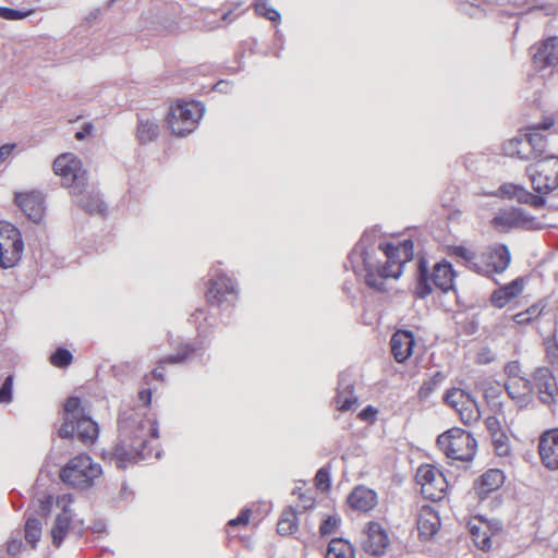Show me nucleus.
I'll return each mask as SVG.
<instances>
[{
	"label": "nucleus",
	"instance_id": "f257e3e1",
	"mask_svg": "<svg viewBox=\"0 0 558 558\" xmlns=\"http://www.w3.org/2000/svg\"><path fill=\"white\" fill-rule=\"evenodd\" d=\"M77 435L84 444H93L99 434L96 422L84 414L81 399L70 397L64 404V422L59 428L58 435L61 438H72Z\"/></svg>",
	"mask_w": 558,
	"mask_h": 558
},
{
	"label": "nucleus",
	"instance_id": "f03ea898",
	"mask_svg": "<svg viewBox=\"0 0 558 558\" xmlns=\"http://www.w3.org/2000/svg\"><path fill=\"white\" fill-rule=\"evenodd\" d=\"M101 475V465L85 452L69 459L59 472V477L65 485L81 490L93 487Z\"/></svg>",
	"mask_w": 558,
	"mask_h": 558
},
{
	"label": "nucleus",
	"instance_id": "7ed1b4c3",
	"mask_svg": "<svg viewBox=\"0 0 558 558\" xmlns=\"http://www.w3.org/2000/svg\"><path fill=\"white\" fill-rule=\"evenodd\" d=\"M204 111L205 107L202 102L179 99L169 108L167 124L172 134L184 137L197 129Z\"/></svg>",
	"mask_w": 558,
	"mask_h": 558
},
{
	"label": "nucleus",
	"instance_id": "20e7f679",
	"mask_svg": "<svg viewBox=\"0 0 558 558\" xmlns=\"http://www.w3.org/2000/svg\"><path fill=\"white\" fill-rule=\"evenodd\" d=\"M437 445L447 458L462 462L472 461L477 448L476 439L459 427L448 429L439 435Z\"/></svg>",
	"mask_w": 558,
	"mask_h": 558
},
{
	"label": "nucleus",
	"instance_id": "39448f33",
	"mask_svg": "<svg viewBox=\"0 0 558 558\" xmlns=\"http://www.w3.org/2000/svg\"><path fill=\"white\" fill-rule=\"evenodd\" d=\"M537 194H549L558 189V156L546 155L525 168Z\"/></svg>",
	"mask_w": 558,
	"mask_h": 558
},
{
	"label": "nucleus",
	"instance_id": "423d86ee",
	"mask_svg": "<svg viewBox=\"0 0 558 558\" xmlns=\"http://www.w3.org/2000/svg\"><path fill=\"white\" fill-rule=\"evenodd\" d=\"M381 251H361L360 253L350 252L348 263L351 269L359 275L365 271V283L379 292L385 291V281L381 277V266L384 262L380 259Z\"/></svg>",
	"mask_w": 558,
	"mask_h": 558
},
{
	"label": "nucleus",
	"instance_id": "0eeeda50",
	"mask_svg": "<svg viewBox=\"0 0 558 558\" xmlns=\"http://www.w3.org/2000/svg\"><path fill=\"white\" fill-rule=\"evenodd\" d=\"M53 171L61 178L62 185L74 195L82 194L87 185L86 171L82 161L72 153H64L53 161Z\"/></svg>",
	"mask_w": 558,
	"mask_h": 558
},
{
	"label": "nucleus",
	"instance_id": "6e6552de",
	"mask_svg": "<svg viewBox=\"0 0 558 558\" xmlns=\"http://www.w3.org/2000/svg\"><path fill=\"white\" fill-rule=\"evenodd\" d=\"M24 242L20 230L8 221H0V267H15L22 258Z\"/></svg>",
	"mask_w": 558,
	"mask_h": 558
},
{
	"label": "nucleus",
	"instance_id": "1a4fd4ad",
	"mask_svg": "<svg viewBox=\"0 0 558 558\" xmlns=\"http://www.w3.org/2000/svg\"><path fill=\"white\" fill-rule=\"evenodd\" d=\"M415 481L422 487V494L430 500H439L448 487L444 474L430 464L421 465L415 474Z\"/></svg>",
	"mask_w": 558,
	"mask_h": 558
},
{
	"label": "nucleus",
	"instance_id": "9d476101",
	"mask_svg": "<svg viewBox=\"0 0 558 558\" xmlns=\"http://www.w3.org/2000/svg\"><path fill=\"white\" fill-rule=\"evenodd\" d=\"M511 262L509 247L504 243H494L486 247L480 256V267L483 269L480 275L502 274Z\"/></svg>",
	"mask_w": 558,
	"mask_h": 558
},
{
	"label": "nucleus",
	"instance_id": "9b49d317",
	"mask_svg": "<svg viewBox=\"0 0 558 558\" xmlns=\"http://www.w3.org/2000/svg\"><path fill=\"white\" fill-rule=\"evenodd\" d=\"M532 378L533 389H537L541 402L547 405L556 403L558 398V385L550 368H536Z\"/></svg>",
	"mask_w": 558,
	"mask_h": 558
},
{
	"label": "nucleus",
	"instance_id": "f8f14e48",
	"mask_svg": "<svg viewBox=\"0 0 558 558\" xmlns=\"http://www.w3.org/2000/svg\"><path fill=\"white\" fill-rule=\"evenodd\" d=\"M534 217L529 216L522 208H510L500 211L493 218V226L504 232L511 229H531Z\"/></svg>",
	"mask_w": 558,
	"mask_h": 558
},
{
	"label": "nucleus",
	"instance_id": "ddd939ff",
	"mask_svg": "<svg viewBox=\"0 0 558 558\" xmlns=\"http://www.w3.org/2000/svg\"><path fill=\"white\" fill-rule=\"evenodd\" d=\"M15 204L28 217L29 220L38 223L45 215V198L40 192H20L15 194Z\"/></svg>",
	"mask_w": 558,
	"mask_h": 558
},
{
	"label": "nucleus",
	"instance_id": "4468645a",
	"mask_svg": "<svg viewBox=\"0 0 558 558\" xmlns=\"http://www.w3.org/2000/svg\"><path fill=\"white\" fill-rule=\"evenodd\" d=\"M538 453L546 469L558 471V428L542 434L538 441Z\"/></svg>",
	"mask_w": 558,
	"mask_h": 558
},
{
	"label": "nucleus",
	"instance_id": "2eb2a0df",
	"mask_svg": "<svg viewBox=\"0 0 558 558\" xmlns=\"http://www.w3.org/2000/svg\"><path fill=\"white\" fill-rule=\"evenodd\" d=\"M235 294L236 289L232 279L226 275H218L209 280L206 300L210 305L219 306Z\"/></svg>",
	"mask_w": 558,
	"mask_h": 558
},
{
	"label": "nucleus",
	"instance_id": "dca6fc26",
	"mask_svg": "<svg viewBox=\"0 0 558 558\" xmlns=\"http://www.w3.org/2000/svg\"><path fill=\"white\" fill-rule=\"evenodd\" d=\"M363 549L372 556H381L389 546L387 532L377 522H369L362 542Z\"/></svg>",
	"mask_w": 558,
	"mask_h": 558
},
{
	"label": "nucleus",
	"instance_id": "f3484780",
	"mask_svg": "<svg viewBox=\"0 0 558 558\" xmlns=\"http://www.w3.org/2000/svg\"><path fill=\"white\" fill-rule=\"evenodd\" d=\"M73 496L63 494L57 498V505L63 508L62 513L58 514L51 529V537L54 546L59 547L65 538L72 521L68 507L72 504Z\"/></svg>",
	"mask_w": 558,
	"mask_h": 558
},
{
	"label": "nucleus",
	"instance_id": "a211bd4d",
	"mask_svg": "<svg viewBox=\"0 0 558 558\" xmlns=\"http://www.w3.org/2000/svg\"><path fill=\"white\" fill-rule=\"evenodd\" d=\"M381 255L385 257L380 270L384 280L387 278L398 279L402 275L403 265L407 260L399 254V250L392 243L381 244Z\"/></svg>",
	"mask_w": 558,
	"mask_h": 558
},
{
	"label": "nucleus",
	"instance_id": "6ab92c4d",
	"mask_svg": "<svg viewBox=\"0 0 558 558\" xmlns=\"http://www.w3.org/2000/svg\"><path fill=\"white\" fill-rule=\"evenodd\" d=\"M414 335L410 330H398L390 339L391 353L398 363L405 362L413 352Z\"/></svg>",
	"mask_w": 558,
	"mask_h": 558
},
{
	"label": "nucleus",
	"instance_id": "aec40b11",
	"mask_svg": "<svg viewBox=\"0 0 558 558\" xmlns=\"http://www.w3.org/2000/svg\"><path fill=\"white\" fill-rule=\"evenodd\" d=\"M196 348L192 343H182L175 354L167 355L157 362V366L153 369L154 379L163 381L167 365L181 364L187 361L195 353Z\"/></svg>",
	"mask_w": 558,
	"mask_h": 558
},
{
	"label": "nucleus",
	"instance_id": "412c9836",
	"mask_svg": "<svg viewBox=\"0 0 558 558\" xmlns=\"http://www.w3.org/2000/svg\"><path fill=\"white\" fill-rule=\"evenodd\" d=\"M507 395L520 407H526L532 400L533 383L531 379L522 377L505 383Z\"/></svg>",
	"mask_w": 558,
	"mask_h": 558
},
{
	"label": "nucleus",
	"instance_id": "4be33fe9",
	"mask_svg": "<svg viewBox=\"0 0 558 558\" xmlns=\"http://www.w3.org/2000/svg\"><path fill=\"white\" fill-rule=\"evenodd\" d=\"M525 280L518 277L511 282L496 289L490 295V303L497 308L505 307L511 300L519 296L524 289Z\"/></svg>",
	"mask_w": 558,
	"mask_h": 558
},
{
	"label": "nucleus",
	"instance_id": "5701e85b",
	"mask_svg": "<svg viewBox=\"0 0 558 558\" xmlns=\"http://www.w3.org/2000/svg\"><path fill=\"white\" fill-rule=\"evenodd\" d=\"M535 65L543 70L551 66L558 68V37H551L545 40L533 54Z\"/></svg>",
	"mask_w": 558,
	"mask_h": 558
},
{
	"label": "nucleus",
	"instance_id": "b1692460",
	"mask_svg": "<svg viewBox=\"0 0 558 558\" xmlns=\"http://www.w3.org/2000/svg\"><path fill=\"white\" fill-rule=\"evenodd\" d=\"M416 523L420 537L427 541L438 532L440 518L430 506H424L418 511Z\"/></svg>",
	"mask_w": 558,
	"mask_h": 558
},
{
	"label": "nucleus",
	"instance_id": "393cba45",
	"mask_svg": "<svg viewBox=\"0 0 558 558\" xmlns=\"http://www.w3.org/2000/svg\"><path fill=\"white\" fill-rule=\"evenodd\" d=\"M377 494L365 486H356L348 496V504L354 510L368 512L377 505Z\"/></svg>",
	"mask_w": 558,
	"mask_h": 558
},
{
	"label": "nucleus",
	"instance_id": "a878e982",
	"mask_svg": "<svg viewBox=\"0 0 558 558\" xmlns=\"http://www.w3.org/2000/svg\"><path fill=\"white\" fill-rule=\"evenodd\" d=\"M505 474L499 469H489L475 483V490L481 499L497 490L505 482Z\"/></svg>",
	"mask_w": 558,
	"mask_h": 558
},
{
	"label": "nucleus",
	"instance_id": "bb28decb",
	"mask_svg": "<svg viewBox=\"0 0 558 558\" xmlns=\"http://www.w3.org/2000/svg\"><path fill=\"white\" fill-rule=\"evenodd\" d=\"M456 271L452 265L447 260H441L434 266L432 272V282L444 293L453 290Z\"/></svg>",
	"mask_w": 558,
	"mask_h": 558
},
{
	"label": "nucleus",
	"instance_id": "cd10ccee",
	"mask_svg": "<svg viewBox=\"0 0 558 558\" xmlns=\"http://www.w3.org/2000/svg\"><path fill=\"white\" fill-rule=\"evenodd\" d=\"M335 402L337 409L341 412L351 410L357 402V398L354 396V386L345 375L339 377Z\"/></svg>",
	"mask_w": 558,
	"mask_h": 558
},
{
	"label": "nucleus",
	"instance_id": "c85d7f7f",
	"mask_svg": "<svg viewBox=\"0 0 558 558\" xmlns=\"http://www.w3.org/2000/svg\"><path fill=\"white\" fill-rule=\"evenodd\" d=\"M430 280L432 275L429 276L427 262L424 258H420L414 290V294L417 299H426L433 292Z\"/></svg>",
	"mask_w": 558,
	"mask_h": 558
},
{
	"label": "nucleus",
	"instance_id": "c756f323",
	"mask_svg": "<svg viewBox=\"0 0 558 558\" xmlns=\"http://www.w3.org/2000/svg\"><path fill=\"white\" fill-rule=\"evenodd\" d=\"M381 238V232L378 227H373L366 230L360 241L355 244L351 252L354 254L360 253L361 251H381L383 242H379Z\"/></svg>",
	"mask_w": 558,
	"mask_h": 558
},
{
	"label": "nucleus",
	"instance_id": "7c9ffc66",
	"mask_svg": "<svg viewBox=\"0 0 558 558\" xmlns=\"http://www.w3.org/2000/svg\"><path fill=\"white\" fill-rule=\"evenodd\" d=\"M469 532L475 546L484 551L492 547V539L487 526L483 522H469Z\"/></svg>",
	"mask_w": 558,
	"mask_h": 558
},
{
	"label": "nucleus",
	"instance_id": "2f4dec72",
	"mask_svg": "<svg viewBox=\"0 0 558 558\" xmlns=\"http://www.w3.org/2000/svg\"><path fill=\"white\" fill-rule=\"evenodd\" d=\"M326 558H354V549L344 538H333L329 542Z\"/></svg>",
	"mask_w": 558,
	"mask_h": 558
},
{
	"label": "nucleus",
	"instance_id": "473e14b6",
	"mask_svg": "<svg viewBox=\"0 0 558 558\" xmlns=\"http://www.w3.org/2000/svg\"><path fill=\"white\" fill-rule=\"evenodd\" d=\"M460 405L461 407H458L456 410L459 412L460 418L465 425H470L480 420L481 412L478 404L471 395H469V398Z\"/></svg>",
	"mask_w": 558,
	"mask_h": 558
},
{
	"label": "nucleus",
	"instance_id": "72a5a7b5",
	"mask_svg": "<svg viewBox=\"0 0 558 558\" xmlns=\"http://www.w3.org/2000/svg\"><path fill=\"white\" fill-rule=\"evenodd\" d=\"M452 254L460 258L470 270L476 274H480L484 269L480 267V256L463 245L453 246Z\"/></svg>",
	"mask_w": 558,
	"mask_h": 558
},
{
	"label": "nucleus",
	"instance_id": "f704fd0d",
	"mask_svg": "<svg viewBox=\"0 0 558 558\" xmlns=\"http://www.w3.org/2000/svg\"><path fill=\"white\" fill-rule=\"evenodd\" d=\"M145 448V441L143 439L138 440L136 445L132 446L130 450H126L125 445H119L114 447L113 456L119 461L118 466H124V462L132 461L136 459Z\"/></svg>",
	"mask_w": 558,
	"mask_h": 558
},
{
	"label": "nucleus",
	"instance_id": "c9c22d12",
	"mask_svg": "<svg viewBox=\"0 0 558 558\" xmlns=\"http://www.w3.org/2000/svg\"><path fill=\"white\" fill-rule=\"evenodd\" d=\"M244 526V509H241L235 519H232L227 524V536L229 544L243 545L244 539L241 536V529Z\"/></svg>",
	"mask_w": 558,
	"mask_h": 558
},
{
	"label": "nucleus",
	"instance_id": "e433bc0d",
	"mask_svg": "<svg viewBox=\"0 0 558 558\" xmlns=\"http://www.w3.org/2000/svg\"><path fill=\"white\" fill-rule=\"evenodd\" d=\"M525 136L526 143L524 145L529 148L530 153H533L534 160L543 158L547 146L545 136L538 132H531L525 134Z\"/></svg>",
	"mask_w": 558,
	"mask_h": 558
},
{
	"label": "nucleus",
	"instance_id": "4c0bfd02",
	"mask_svg": "<svg viewBox=\"0 0 558 558\" xmlns=\"http://www.w3.org/2000/svg\"><path fill=\"white\" fill-rule=\"evenodd\" d=\"M296 512L292 509H286L277 523V532L280 535H290L298 530Z\"/></svg>",
	"mask_w": 558,
	"mask_h": 558
},
{
	"label": "nucleus",
	"instance_id": "58836bf2",
	"mask_svg": "<svg viewBox=\"0 0 558 558\" xmlns=\"http://www.w3.org/2000/svg\"><path fill=\"white\" fill-rule=\"evenodd\" d=\"M500 195L502 197H508L511 199H517L521 204H525L527 201V197H530V193L527 190H525L521 185L512 184V183H506L502 184L499 187Z\"/></svg>",
	"mask_w": 558,
	"mask_h": 558
},
{
	"label": "nucleus",
	"instance_id": "ea45409f",
	"mask_svg": "<svg viewBox=\"0 0 558 558\" xmlns=\"http://www.w3.org/2000/svg\"><path fill=\"white\" fill-rule=\"evenodd\" d=\"M159 133L158 124L149 120H140L137 125V138L141 143H149L157 138Z\"/></svg>",
	"mask_w": 558,
	"mask_h": 558
},
{
	"label": "nucleus",
	"instance_id": "a19ab883",
	"mask_svg": "<svg viewBox=\"0 0 558 558\" xmlns=\"http://www.w3.org/2000/svg\"><path fill=\"white\" fill-rule=\"evenodd\" d=\"M526 143L525 134L521 137L512 138L508 144V154L517 155L520 159L523 160H534L533 153L529 151V148L524 145Z\"/></svg>",
	"mask_w": 558,
	"mask_h": 558
},
{
	"label": "nucleus",
	"instance_id": "79ce46f5",
	"mask_svg": "<svg viewBox=\"0 0 558 558\" xmlns=\"http://www.w3.org/2000/svg\"><path fill=\"white\" fill-rule=\"evenodd\" d=\"M41 529L43 524L40 520L36 518H28L25 523V539L32 544L33 547L36 546L37 542L41 537Z\"/></svg>",
	"mask_w": 558,
	"mask_h": 558
},
{
	"label": "nucleus",
	"instance_id": "37998d69",
	"mask_svg": "<svg viewBox=\"0 0 558 558\" xmlns=\"http://www.w3.org/2000/svg\"><path fill=\"white\" fill-rule=\"evenodd\" d=\"M51 365L58 368H65L73 362L72 353L65 348H58L49 357Z\"/></svg>",
	"mask_w": 558,
	"mask_h": 558
},
{
	"label": "nucleus",
	"instance_id": "c03bdc74",
	"mask_svg": "<svg viewBox=\"0 0 558 558\" xmlns=\"http://www.w3.org/2000/svg\"><path fill=\"white\" fill-rule=\"evenodd\" d=\"M255 13L264 16L271 22H278L281 19L280 13L269 5L266 0H257L254 4Z\"/></svg>",
	"mask_w": 558,
	"mask_h": 558
},
{
	"label": "nucleus",
	"instance_id": "a18cd8bd",
	"mask_svg": "<svg viewBox=\"0 0 558 558\" xmlns=\"http://www.w3.org/2000/svg\"><path fill=\"white\" fill-rule=\"evenodd\" d=\"M444 379L445 375L441 372H437L432 378L423 383L418 390V398L422 400L427 399Z\"/></svg>",
	"mask_w": 558,
	"mask_h": 558
},
{
	"label": "nucleus",
	"instance_id": "49530a36",
	"mask_svg": "<svg viewBox=\"0 0 558 558\" xmlns=\"http://www.w3.org/2000/svg\"><path fill=\"white\" fill-rule=\"evenodd\" d=\"M490 437L497 456L507 457L510 454L509 438L505 432L495 433Z\"/></svg>",
	"mask_w": 558,
	"mask_h": 558
},
{
	"label": "nucleus",
	"instance_id": "de8ad7c7",
	"mask_svg": "<svg viewBox=\"0 0 558 558\" xmlns=\"http://www.w3.org/2000/svg\"><path fill=\"white\" fill-rule=\"evenodd\" d=\"M315 485L320 492H328L331 487L330 468H320L315 475Z\"/></svg>",
	"mask_w": 558,
	"mask_h": 558
},
{
	"label": "nucleus",
	"instance_id": "09e8293b",
	"mask_svg": "<svg viewBox=\"0 0 558 558\" xmlns=\"http://www.w3.org/2000/svg\"><path fill=\"white\" fill-rule=\"evenodd\" d=\"M469 395L470 393L462 389L452 388L445 393L444 401L457 409L466 398H469Z\"/></svg>",
	"mask_w": 558,
	"mask_h": 558
},
{
	"label": "nucleus",
	"instance_id": "8fccbe9b",
	"mask_svg": "<svg viewBox=\"0 0 558 558\" xmlns=\"http://www.w3.org/2000/svg\"><path fill=\"white\" fill-rule=\"evenodd\" d=\"M81 206L88 213L104 214L105 204L97 196H87L80 201Z\"/></svg>",
	"mask_w": 558,
	"mask_h": 558
},
{
	"label": "nucleus",
	"instance_id": "3c124183",
	"mask_svg": "<svg viewBox=\"0 0 558 558\" xmlns=\"http://www.w3.org/2000/svg\"><path fill=\"white\" fill-rule=\"evenodd\" d=\"M33 12V10L20 11L7 7H0V17L9 21L25 19Z\"/></svg>",
	"mask_w": 558,
	"mask_h": 558
},
{
	"label": "nucleus",
	"instance_id": "603ef678",
	"mask_svg": "<svg viewBox=\"0 0 558 558\" xmlns=\"http://www.w3.org/2000/svg\"><path fill=\"white\" fill-rule=\"evenodd\" d=\"M340 524V519L337 515H328L319 526L322 536L332 534Z\"/></svg>",
	"mask_w": 558,
	"mask_h": 558
},
{
	"label": "nucleus",
	"instance_id": "864d4df0",
	"mask_svg": "<svg viewBox=\"0 0 558 558\" xmlns=\"http://www.w3.org/2000/svg\"><path fill=\"white\" fill-rule=\"evenodd\" d=\"M399 250V254L403 256L404 260L409 262L414 256V243L412 240L407 239L396 246Z\"/></svg>",
	"mask_w": 558,
	"mask_h": 558
},
{
	"label": "nucleus",
	"instance_id": "5fc2aeb1",
	"mask_svg": "<svg viewBox=\"0 0 558 558\" xmlns=\"http://www.w3.org/2000/svg\"><path fill=\"white\" fill-rule=\"evenodd\" d=\"M12 399V376H8L0 388V403H8Z\"/></svg>",
	"mask_w": 558,
	"mask_h": 558
},
{
	"label": "nucleus",
	"instance_id": "6e6d98bb",
	"mask_svg": "<svg viewBox=\"0 0 558 558\" xmlns=\"http://www.w3.org/2000/svg\"><path fill=\"white\" fill-rule=\"evenodd\" d=\"M505 374L509 377V380L522 378L520 376L521 366L518 361H511L505 365Z\"/></svg>",
	"mask_w": 558,
	"mask_h": 558
},
{
	"label": "nucleus",
	"instance_id": "4d7b16f0",
	"mask_svg": "<svg viewBox=\"0 0 558 558\" xmlns=\"http://www.w3.org/2000/svg\"><path fill=\"white\" fill-rule=\"evenodd\" d=\"M545 306H546L545 302L543 300H541V301L536 302L535 304L531 305L530 307H527L524 312L527 314V316H530L531 322H533L535 318L541 316Z\"/></svg>",
	"mask_w": 558,
	"mask_h": 558
},
{
	"label": "nucleus",
	"instance_id": "13d9d810",
	"mask_svg": "<svg viewBox=\"0 0 558 558\" xmlns=\"http://www.w3.org/2000/svg\"><path fill=\"white\" fill-rule=\"evenodd\" d=\"M53 498L51 495H46L41 499H39V512L41 515L46 517L50 513L52 507Z\"/></svg>",
	"mask_w": 558,
	"mask_h": 558
},
{
	"label": "nucleus",
	"instance_id": "bf43d9fd",
	"mask_svg": "<svg viewBox=\"0 0 558 558\" xmlns=\"http://www.w3.org/2000/svg\"><path fill=\"white\" fill-rule=\"evenodd\" d=\"M544 194H533L530 193V197H527L526 205L532 206L533 208L539 209L543 208L546 205V199L543 196Z\"/></svg>",
	"mask_w": 558,
	"mask_h": 558
},
{
	"label": "nucleus",
	"instance_id": "052dcab7",
	"mask_svg": "<svg viewBox=\"0 0 558 558\" xmlns=\"http://www.w3.org/2000/svg\"><path fill=\"white\" fill-rule=\"evenodd\" d=\"M485 424H486V427L490 434V436H493L495 433H500L502 432L501 430V425H500V422L498 421L497 417L495 416H488L485 421Z\"/></svg>",
	"mask_w": 558,
	"mask_h": 558
},
{
	"label": "nucleus",
	"instance_id": "680f3d73",
	"mask_svg": "<svg viewBox=\"0 0 558 558\" xmlns=\"http://www.w3.org/2000/svg\"><path fill=\"white\" fill-rule=\"evenodd\" d=\"M377 414V410L375 408H373L372 405H367L366 408H364L360 413H359V417L362 420V421H372L375 418Z\"/></svg>",
	"mask_w": 558,
	"mask_h": 558
},
{
	"label": "nucleus",
	"instance_id": "e2e57ef3",
	"mask_svg": "<svg viewBox=\"0 0 558 558\" xmlns=\"http://www.w3.org/2000/svg\"><path fill=\"white\" fill-rule=\"evenodd\" d=\"M93 130L94 125L90 122H87L83 125L82 130L75 133V138L77 141H83L93 133Z\"/></svg>",
	"mask_w": 558,
	"mask_h": 558
},
{
	"label": "nucleus",
	"instance_id": "0e129e2a",
	"mask_svg": "<svg viewBox=\"0 0 558 558\" xmlns=\"http://www.w3.org/2000/svg\"><path fill=\"white\" fill-rule=\"evenodd\" d=\"M513 320L518 325H527L531 323L530 316L523 311L513 316Z\"/></svg>",
	"mask_w": 558,
	"mask_h": 558
},
{
	"label": "nucleus",
	"instance_id": "69168bd1",
	"mask_svg": "<svg viewBox=\"0 0 558 558\" xmlns=\"http://www.w3.org/2000/svg\"><path fill=\"white\" fill-rule=\"evenodd\" d=\"M151 390L150 389H143L138 392V399L143 402L145 405H149L151 402Z\"/></svg>",
	"mask_w": 558,
	"mask_h": 558
},
{
	"label": "nucleus",
	"instance_id": "338daca9",
	"mask_svg": "<svg viewBox=\"0 0 558 558\" xmlns=\"http://www.w3.org/2000/svg\"><path fill=\"white\" fill-rule=\"evenodd\" d=\"M14 149V145H3L0 147V161H3Z\"/></svg>",
	"mask_w": 558,
	"mask_h": 558
},
{
	"label": "nucleus",
	"instance_id": "774afa93",
	"mask_svg": "<svg viewBox=\"0 0 558 558\" xmlns=\"http://www.w3.org/2000/svg\"><path fill=\"white\" fill-rule=\"evenodd\" d=\"M554 125L553 120L544 121L542 124H538L535 130H548Z\"/></svg>",
	"mask_w": 558,
	"mask_h": 558
}]
</instances>
